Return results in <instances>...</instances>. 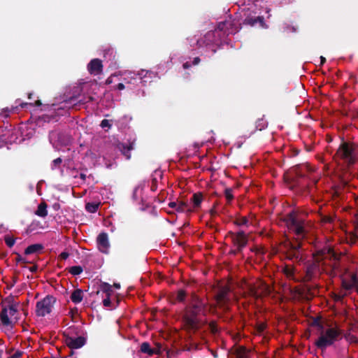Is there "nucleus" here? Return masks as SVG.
Here are the masks:
<instances>
[{
    "instance_id": "a19ab883",
    "label": "nucleus",
    "mask_w": 358,
    "mask_h": 358,
    "mask_svg": "<svg viewBox=\"0 0 358 358\" xmlns=\"http://www.w3.org/2000/svg\"><path fill=\"white\" fill-rule=\"evenodd\" d=\"M199 59L198 58H196L195 60H194V64H197L199 63Z\"/></svg>"
},
{
    "instance_id": "2f4dec72",
    "label": "nucleus",
    "mask_w": 358,
    "mask_h": 358,
    "mask_svg": "<svg viewBox=\"0 0 358 358\" xmlns=\"http://www.w3.org/2000/svg\"><path fill=\"white\" fill-rule=\"evenodd\" d=\"M266 328V325L264 323H261L257 327V331L259 333L262 332Z\"/></svg>"
},
{
    "instance_id": "f257e3e1",
    "label": "nucleus",
    "mask_w": 358,
    "mask_h": 358,
    "mask_svg": "<svg viewBox=\"0 0 358 358\" xmlns=\"http://www.w3.org/2000/svg\"><path fill=\"white\" fill-rule=\"evenodd\" d=\"M341 334L340 329L336 327L322 329L317 340L315 343V345L320 349H326L328 346L334 344Z\"/></svg>"
},
{
    "instance_id": "4c0bfd02",
    "label": "nucleus",
    "mask_w": 358,
    "mask_h": 358,
    "mask_svg": "<svg viewBox=\"0 0 358 358\" xmlns=\"http://www.w3.org/2000/svg\"><path fill=\"white\" fill-rule=\"evenodd\" d=\"M247 224V219L245 217H243L241 220V222L239 223V224Z\"/></svg>"
},
{
    "instance_id": "cd10ccee",
    "label": "nucleus",
    "mask_w": 358,
    "mask_h": 358,
    "mask_svg": "<svg viewBox=\"0 0 358 358\" xmlns=\"http://www.w3.org/2000/svg\"><path fill=\"white\" fill-rule=\"evenodd\" d=\"M225 197L228 202L231 201L233 199V194L231 190L226 189L225 191Z\"/></svg>"
},
{
    "instance_id": "a211bd4d",
    "label": "nucleus",
    "mask_w": 358,
    "mask_h": 358,
    "mask_svg": "<svg viewBox=\"0 0 358 358\" xmlns=\"http://www.w3.org/2000/svg\"><path fill=\"white\" fill-rule=\"evenodd\" d=\"M229 292V289L227 287L222 288L217 295L216 301L217 303L221 304L227 299V296Z\"/></svg>"
},
{
    "instance_id": "c03bdc74",
    "label": "nucleus",
    "mask_w": 358,
    "mask_h": 358,
    "mask_svg": "<svg viewBox=\"0 0 358 358\" xmlns=\"http://www.w3.org/2000/svg\"><path fill=\"white\" fill-rule=\"evenodd\" d=\"M131 149H133V145L132 144H131L130 147L129 148V150H131Z\"/></svg>"
},
{
    "instance_id": "20e7f679",
    "label": "nucleus",
    "mask_w": 358,
    "mask_h": 358,
    "mask_svg": "<svg viewBox=\"0 0 358 358\" xmlns=\"http://www.w3.org/2000/svg\"><path fill=\"white\" fill-rule=\"evenodd\" d=\"M56 301L55 297L48 295L37 301L35 310L36 315L38 317H45L50 314L54 308Z\"/></svg>"
},
{
    "instance_id": "423d86ee",
    "label": "nucleus",
    "mask_w": 358,
    "mask_h": 358,
    "mask_svg": "<svg viewBox=\"0 0 358 358\" xmlns=\"http://www.w3.org/2000/svg\"><path fill=\"white\" fill-rule=\"evenodd\" d=\"M342 285L343 289L345 291L343 295L347 294V292L358 289V280L354 273L346 271L342 276Z\"/></svg>"
},
{
    "instance_id": "6e6552de",
    "label": "nucleus",
    "mask_w": 358,
    "mask_h": 358,
    "mask_svg": "<svg viewBox=\"0 0 358 358\" xmlns=\"http://www.w3.org/2000/svg\"><path fill=\"white\" fill-rule=\"evenodd\" d=\"M288 224L290 229L292 230L297 236V238L304 236L303 224L296 220V215L294 213H291L289 215Z\"/></svg>"
},
{
    "instance_id": "c85d7f7f",
    "label": "nucleus",
    "mask_w": 358,
    "mask_h": 358,
    "mask_svg": "<svg viewBox=\"0 0 358 358\" xmlns=\"http://www.w3.org/2000/svg\"><path fill=\"white\" fill-rule=\"evenodd\" d=\"M185 296V294L182 290H180L177 294V300L178 301H182Z\"/></svg>"
},
{
    "instance_id": "f3484780",
    "label": "nucleus",
    "mask_w": 358,
    "mask_h": 358,
    "mask_svg": "<svg viewBox=\"0 0 358 358\" xmlns=\"http://www.w3.org/2000/svg\"><path fill=\"white\" fill-rule=\"evenodd\" d=\"M202 201V195L200 194H194L191 199L192 204H189L192 208L195 210L196 208H199Z\"/></svg>"
},
{
    "instance_id": "a18cd8bd",
    "label": "nucleus",
    "mask_w": 358,
    "mask_h": 358,
    "mask_svg": "<svg viewBox=\"0 0 358 358\" xmlns=\"http://www.w3.org/2000/svg\"><path fill=\"white\" fill-rule=\"evenodd\" d=\"M212 331L215 332V331H216L217 330H216V329H215V327H212Z\"/></svg>"
},
{
    "instance_id": "ea45409f",
    "label": "nucleus",
    "mask_w": 358,
    "mask_h": 358,
    "mask_svg": "<svg viewBox=\"0 0 358 358\" xmlns=\"http://www.w3.org/2000/svg\"><path fill=\"white\" fill-rule=\"evenodd\" d=\"M320 59H321V64H324L325 62V58L324 57H320Z\"/></svg>"
},
{
    "instance_id": "412c9836",
    "label": "nucleus",
    "mask_w": 358,
    "mask_h": 358,
    "mask_svg": "<svg viewBox=\"0 0 358 358\" xmlns=\"http://www.w3.org/2000/svg\"><path fill=\"white\" fill-rule=\"evenodd\" d=\"M101 289L106 294V296H110L113 294L112 286L106 282L101 284Z\"/></svg>"
},
{
    "instance_id": "49530a36",
    "label": "nucleus",
    "mask_w": 358,
    "mask_h": 358,
    "mask_svg": "<svg viewBox=\"0 0 358 358\" xmlns=\"http://www.w3.org/2000/svg\"><path fill=\"white\" fill-rule=\"evenodd\" d=\"M256 22V21L253 22H250V24H251L252 25L254 24Z\"/></svg>"
},
{
    "instance_id": "7c9ffc66",
    "label": "nucleus",
    "mask_w": 358,
    "mask_h": 358,
    "mask_svg": "<svg viewBox=\"0 0 358 358\" xmlns=\"http://www.w3.org/2000/svg\"><path fill=\"white\" fill-rule=\"evenodd\" d=\"M103 304L105 307H110V296H106V298L103 300Z\"/></svg>"
},
{
    "instance_id": "aec40b11",
    "label": "nucleus",
    "mask_w": 358,
    "mask_h": 358,
    "mask_svg": "<svg viewBox=\"0 0 358 358\" xmlns=\"http://www.w3.org/2000/svg\"><path fill=\"white\" fill-rule=\"evenodd\" d=\"M42 249V246L40 244H34L29 246L25 250V254L26 255H30L33 253H36L38 251L41 250Z\"/></svg>"
},
{
    "instance_id": "6ab92c4d",
    "label": "nucleus",
    "mask_w": 358,
    "mask_h": 358,
    "mask_svg": "<svg viewBox=\"0 0 358 358\" xmlns=\"http://www.w3.org/2000/svg\"><path fill=\"white\" fill-rule=\"evenodd\" d=\"M83 292L80 289L73 291L71 296V301L75 303H80L83 300Z\"/></svg>"
},
{
    "instance_id": "9d476101",
    "label": "nucleus",
    "mask_w": 358,
    "mask_h": 358,
    "mask_svg": "<svg viewBox=\"0 0 358 358\" xmlns=\"http://www.w3.org/2000/svg\"><path fill=\"white\" fill-rule=\"evenodd\" d=\"M66 344L71 349H78L85 344V339L83 337H67L65 339Z\"/></svg>"
},
{
    "instance_id": "2eb2a0df",
    "label": "nucleus",
    "mask_w": 358,
    "mask_h": 358,
    "mask_svg": "<svg viewBox=\"0 0 358 358\" xmlns=\"http://www.w3.org/2000/svg\"><path fill=\"white\" fill-rule=\"evenodd\" d=\"M176 210L178 212H186L190 213L194 211V208H192L189 204L186 202L180 201L178 202V205L176 206Z\"/></svg>"
},
{
    "instance_id": "b1692460",
    "label": "nucleus",
    "mask_w": 358,
    "mask_h": 358,
    "mask_svg": "<svg viewBox=\"0 0 358 358\" xmlns=\"http://www.w3.org/2000/svg\"><path fill=\"white\" fill-rule=\"evenodd\" d=\"M99 203H87L85 208L90 213H95L99 206Z\"/></svg>"
},
{
    "instance_id": "58836bf2",
    "label": "nucleus",
    "mask_w": 358,
    "mask_h": 358,
    "mask_svg": "<svg viewBox=\"0 0 358 358\" xmlns=\"http://www.w3.org/2000/svg\"><path fill=\"white\" fill-rule=\"evenodd\" d=\"M113 287H115L116 289H120V285L119 283H114Z\"/></svg>"
},
{
    "instance_id": "ddd939ff",
    "label": "nucleus",
    "mask_w": 358,
    "mask_h": 358,
    "mask_svg": "<svg viewBox=\"0 0 358 358\" xmlns=\"http://www.w3.org/2000/svg\"><path fill=\"white\" fill-rule=\"evenodd\" d=\"M141 350L142 352L146 353L149 355H152L154 354H159L160 353L159 348H151L150 345L148 343H143L141 344Z\"/></svg>"
},
{
    "instance_id": "4468645a",
    "label": "nucleus",
    "mask_w": 358,
    "mask_h": 358,
    "mask_svg": "<svg viewBox=\"0 0 358 358\" xmlns=\"http://www.w3.org/2000/svg\"><path fill=\"white\" fill-rule=\"evenodd\" d=\"M355 233L350 232L346 234V242L349 244H353L356 242L358 238V222L355 225Z\"/></svg>"
},
{
    "instance_id": "393cba45",
    "label": "nucleus",
    "mask_w": 358,
    "mask_h": 358,
    "mask_svg": "<svg viewBox=\"0 0 358 358\" xmlns=\"http://www.w3.org/2000/svg\"><path fill=\"white\" fill-rule=\"evenodd\" d=\"M82 268L80 266H72L70 268V273L74 275H78L82 272Z\"/></svg>"
},
{
    "instance_id": "c9c22d12",
    "label": "nucleus",
    "mask_w": 358,
    "mask_h": 358,
    "mask_svg": "<svg viewBox=\"0 0 358 358\" xmlns=\"http://www.w3.org/2000/svg\"><path fill=\"white\" fill-rule=\"evenodd\" d=\"M124 88V86L122 83H119L117 85V89L122 90Z\"/></svg>"
},
{
    "instance_id": "1a4fd4ad",
    "label": "nucleus",
    "mask_w": 358,
    "mask_h": 358,
    "mask_svg": "<svg viewBox=\"0 0 358 358\" xmlns=\"http://www.w3.org/2000/svg\"><path fill=\"white\" fill-rule=\"evenodd\" d=\"M250 294L255 297H260L262 295L268 294L271 292V288L268 285L259 280L254 285L253 287L250 288Z\"/></svg>"
},
{
    "instance_id": "e433bc0d",
    "label": "nucleus",
    "mask_w": 358,
    "mask_h": 358,
    "mask_svg": "<svg viewBox=\"0 0 358 358\" xmlns=\"http://www.w3.org/2000/svg\"><path fill=\"white\" fill-rule=\"evenodd\" d=\"M61 162H62L61 159L57 158V159H55L53 162L55 164H59L61 163Z\"/></svg>"
},
{
    "instance_id": "37998d69",
    "label": "nucleus",
    "mask_w": 358,
    "mask_h": 358,
    "mask_svg": "<svg viewBox=\"0 0 358 358\" xmlns=\"http://www.w3.org/2000/svg\"><path fill=\"white\" fill-rule=\"evenodd\" d=\"M41 104V103L40 101H37L36 102V105H37V106H40Z\"/></svg>"
},
{
    "instance_id": "79ce46f5",
    "label": "nucleus",
    "mask_w": 358,
    "mask_h": 358,
    "mask_svg": "<svg viewBox=\"0 0 358 358\" xmlns=\"http://www.w3.org/2000/svg\"><path fill=\"white\" fill-rule=\"evenodd\" d=\"M341 298H342V296H341L338 295V296H336V300H341Z\"/></svg>"
},
{
    "instance_id": "c756f323",
    "label": "nucleus",
    "mask_w": 358,
    "mask_h": 358,
    "mask_svg": "<svg viewBox=\"0 0 358 358\" xmlns=\"http://www.w3.org/2000/svg\"><path fill=\"white\" fill-rule=\"evenodd\" d=\"M101 127L102 128H110L111 127V124H110L108 120H103L101 122Z\"/></svg>"
},
{
    "instance_id": "4be33fe9",
    "label": "nucleus",
    "mask_w": 358,
    "mask_h": 358,
    "mask_svg": "<svg viewBox=\"0 0 358 358\" xmlns=\"http://www.w3.org/2000/svg\"><path fill=\"white\" fill-rule=\"evenodd\" d=\"M47 206L45 203H41L38 209L36 212V214L40 217H45L47 215V210H46Z\"/></svg>"
},
{
    "instance_id": "bb28decb",
    "label": "nucleus",
    "mask_w": 358,
    "mask_h": 358,
    "mask_svg": "<svg viewBox=\"0 0 358 358\" xmlns=\"http://www.w3.org/2000/svg\"><path fill=\"white\" fill-rule=\"evenodd\" d=\"M5 242L8 246L12 247L15 244V239L12 237H6Z\"/></svg>"
},
{
    "instance_id": "7ed1b4c3",
    "label": "nucleus",
    "mask_w": 358,
    "mask_h": 358,
    "mask_svg": "<svg viewBox=\"0 0 358 358\" xmlns=\"http://www.w3.org/2000/svg\"><path fill=\"white\" fill-rule=\"evenodd\" d=\"M202 308L200 303L187 309L184 317V327L188 330L196 329L199 327Z\"/></svg>"
},
{
    "instance_id": "72a5a7b5",
    "label": "nucleus",
    "mask_w": 358,
    "mask_h": 358,
    "mask_svg": "<svg viewBox=\"0 0 358 358\" xmlns=\"http://www.w3.org/2000/svg\"><path fill=\"white\" fill-rule=\"evenodd\" d=\"M169 206H170L171 208H174V209H176V206H177V205H178V203H177V202H171V203H169Z\"/></svg>"
},
{
    "instance_id": "dca6fc26",
    "label": "nucleus",
    "mask_w": 358,
    "mask_h": 358,
    "mask_svg": "<svg viewBox=\"0 0 358 358\" xmlns=\"http://www.w3.org/2000/svg\"><path fill=\"white\" fill-rule=\"evenodd\" d=\"M234 241L239 247H243L247 243V238L243 232H238L234 237Z\"/></svg>"
},
{
    "instance_id": "a878e982",
    "label": "nucleus",
    "mask_w": 358,
    "mask_h": 358,
    "mask_svg": "<svg viewBox=\"0 0 358 358\" xmlns=\"http://www.w3.org/2000/svg\"><path fill=\"white\" fill-rule=\"evenodd\" d=\"M289 245H290L291 249L293 250V252H294L293 255H296V252H298V250L301 248V244L299 243H290Z\"/></svg>"
},
{
    "instance_id": "39448f33",
    "label": "nucleus",
    "mask_w": 358,
    "mask_h": 358,
    "mask_svg": "<svg viewBox=\"0 0 358 358\" xmlns=\"http://www.w3.org/2000/svg\"><path fill=\"white\" fill-rule=\"evenodd\" d=\"M336 157L343 159L348 164H353L355 161V156L352 145L343 143L337 150Z\"/></svg>"
},
{
    "instance_id": "473e14b6",
    "label": "nucleus",
    "mask_w": 358,
    "mask_h": 358,
    "mask_svg": "<svg viewBox=\"0 0 358 358\" xmlns=\"http://www.w3.org/2000/svg\"><path fill=\"white\" fill-rule=\"evenodd\" d=\"M59 257L62 259H66L68 257H69V253L66 252H62L59 255Z\"/></svg>"
},
{
    "instance_id": "f704fd0d",
    "label": "nucleus",
    "mask_w": 358,
    "mask_h": 358,
    "mask_svg": "<svg viewBox=\"0 0 358 358\" xmlns=\"http://www.w3.org/2000/svg\"><path fill=\"white\" fill-rule=\"evenodd\" d=\"M336 274H337V273H336V264L334 263V268H333V271H331V275H336Z\"/></svg>"
},
{
    "instance_id": "f03ea898",
    "label": "nucleus",
    "mask_w": 358,
    "mask_h": 358,
    "mask_svg": "<svg viewBox=\"0 0 358 358\" xmlns=\"http://www.w3.org/2000/svg\"><path fill=\"white\" fill-rule=\"evenodd\" d=\"M327 258H329V259L334 258V260L337 259L336 254L330 246H328L322 250H319L313 255L314 263L310 268H308V273H313L316 268L319 271L322 269V271H327L326 268H323V266L327 264L326 262Z\"/></svg>"
},
{
    "instance_id": "9b49d317",
    "label": "nucleus",
    "mask_w": 358,
    "mask_h": 358,
    "mask_svg": "<svg viewBox=\"0 0 358 358\" xmlns=\"http://www.w3.org/2000/svg\"><path fill=\"white\" fill-rule=\"evenodd\" d=\"M97 244L100 251L107 252L109 248L108 238L106 234H101L97 238Z\"/></svg>"
},
{
    "instance_id": "f8f14e48",
    "label": "nucleus",
    "mask_w": 358,
    "mask_h": 358,
    "mask_svg": "<svg viewBox=\"0 0 358 358\" xmlns=\"http://www.w3.org/2000/svg\"><path fill=\"white\" fill-rule=\"evenodd\" d=\"M87 68L91 74L98 75L102 71L101 61L98 59H94L90 62Z\"/></svg>"
},
{
    "instance_id": "5701e85b",
    "label": "nucleus",
    "mask_w": 358,
    "mask_h": 358,
    "mask_svg": "<svg viewBox=\"0 0 358 358\" xmlns=\"http://www.w3.org/2000/svg\"><path fill=\"white\" fill-rule=\"evenodd\" d=\"M283 273L288 278H292L294 275V268L292 265H285L282 268Z\"/></svg>"
},
{
    "instance_id": "0eeeda50",
    "label": "nucleus",
    "mask_w": 358,
    "mask_h": 358,
    "mask_svg": "<svg viewBox=\"0 0 358 358\" xmlns=\"http://www.w3.org/2000/svg\"><path fill=\"white\" fill-rule=\"evenodd\" d=\"M1 321L5 326H10L17 320V310L13 306L4 308L0 314Z\"/></svg>"
}]
</instances>
